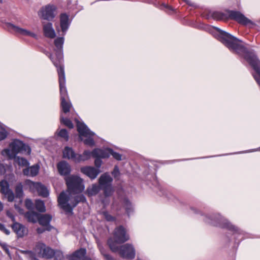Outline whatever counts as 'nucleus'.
Wrapping results in <instances>:
<instances>
[{"label":"nucleus","mask_w":260,"mask_h":260,"mask_svg":"<svg viewBox=\"0 0 260 260\" xmlns=\"http://www.w3.org/2000/svg\"><path fill=\"white\" fill-rule=\"evenodd\" d=\"M217 39L221 42L231 51L243 56L255 71L253 77L260 86V61L253 52H249L242 44L241 40L232 35L216 28Z\"/></svg>","instance_id":"nucleus-1"},{"label":"nucleus","mask_w":260,"mask_h":260,"mask_svg":"<svg viewBox=\"0 0 260 260\" xmlns=\"http://www.w3.org/2000/svg\"><path fill=\"white\" fill-rule=\"evenodd\" d=\"M68 186L67 192H62L58 197V202L60 207L68 212H71L73 209L79 202L86 201L83 194L73 197V194L81 192L84 189L83 180L77 176L72 175L66 179Z\"/></svg>","instance_id":"nucleus-2"},{"label":"nucleus","mask_w":260,"mask_h":260,"mask_svg":"<svg viewBox=\"0 0 260 260\" xmlns=\"http://www.w3.org/2000/svg\"><path fill=\"white\" fill-rule=\"evenodd\" d=\"M19 153L29 155L31 153L30 147L18 139L13 140L10 144L9 147L4 149L1 152L2 155L9 159L15 157Z\"/></svg>","instance_id":"nucleus-3"},{"label":"nucleus","mask_w":260,"mask_h":260,"mask_svg":"<svg viewBox=\"0 0 260 260\" xmlns=\"http://www.w3.org/2000/svg\"><path fill=\"white\" fill-rule=\"evenodd\" d=\"M205 221L215 226H219L222 228L227 229L234 232V234H237L236 238H239L240 240L243 237L240 238L241 235H243V232L239 229L237 227L232 224L227 219H225L220 215H212L207 216L205 219Z\"/></svg>","instance_id":"nucleus-4"},{"label":"nucleus","mask_w":260,"mask_h":260,"mask_svg":"<svg viewBox=\"0 0 260 260\" xmlns=\"http://www.w3.org/2000/svg\"><path fill=\"white\" fill-rule=\"evenodd\" d=\"M64 43V38L63 37H59L56 38L54 40V45L55 48L54 49V52L55 53V56L54 55L48 53L46 54L47 56L50 58L53 62V64L57 68V73H58V70L62 69L63 73H64V67L63 65V45Z\"/></svg>","instance_id":"nucleus-5"},{"label":"nucleus","mask_w":260,"mask_h":260,"mask_svg":"<svg viewBox=\"0 0 260 260\" xmlns=\"http://www.w3.org/2000/svg\"><path fill=\"white\" fill-rule=\"evenodd\" d=\"M58 79L59 84L61 106L63 113H67L70 111L72 106L71 103L68 101V95L66 87L65 74L63 73L62 69L58 70Z\"/></svg>","instance_id":"nucleus-6"},{"label":"nucleus","mask_w":260,"mask_h":260,"mask_svg":"<svg viewBox=\"0 0 260 260\" xmlns=\"http://www.w3.org/2000/svg\"><path fill=\"white\" fill-rule=\"evenodd\" d=\"M129 238L125 229L122 226H119L115 229L113 238L108 239V244L112 251L117 252L118 250L117 244L124 243L128 240Z\"/></svg>","instance_id":"nucleus-7"},{"label":"nucleus","mask_w":260,"mask_h":260,"mask_svg":"<svg viewBox=\"0 0 260 260\" xmlns=\"http://www.w3.org/2000/svg\"><path fill=\"white\" fill-rule=\"evenodd\" d=\"M63 157L71 160L75 163H79L81 161L88 159L91 156V152L88 150H85L82 154L76 153L71 147H66L63 151Z\"/></svg>","instance_id":"nucleus-8"},{"label":"nucleus","mask_w":260,"mask_h":260,"mask_svg":"<svg viewBox=\"0 0 260 260\" xmlns=\"http://www.w3.org/2000/svg\"><path fill=\"white\" fill-rule=\"evenodd\" d=\"M34 251L35 254L40 257H44L50 258L53 257L54 255L57 256L63 257L61 251H57L55 252L53 249L47 246L42 242H38L36 243Z\"/></svg>","instance_id":"nucleus-9"},{"label":"nucleus","mask_w":260,"mask_h":260,"mask_svg":"<svg viewBox=\"0 0 260 260\" xmlns=\"http://www.w3.org/2000/svg\"><path fill=\"white\" fill-rule=\"evenodd\" d=\"M77 122V127L78 132L80 134V137L81 140H83L82 137L86 138L84 140V143L87 145L92 146L94 145L93 136L95 134L91 132L88 127L83 122H80L78 120H76Z\"/></svg>","instance_id":"nucleus-10"},{"label":"nucleus","mask_w":260,"mask_h":260,"mask_svg":"<svg viewBox=\"0 0 260 260\" xmlns=\"http://www.w3.org/2000/svg\"><path fill=\"white\" fill-rule=\"evenodd\" d=\"M112 181L113 179L108 173H104L102 175L99 179V185L101 186V189L104 191V194L106 197L111 196L114 192V189L111 184Z\"/></svg>","instance_id":"nucleus-11"},{"label":"nucleus","mask_w":260,"mask_h":260,"mask_svg":"<svg viewBox=\"0 0 260 260\" xmlns=\"http://www.w3.org/2000/svg\"><path fill=\"white\" fill-rule=\"evenodd\" d=\"M25 184L28 186L31 192L33 193L37 192L40 196L46 198L49 194V190L41 183L34 182L27 180L25 181Z\"/></svg>","instance_id":"nucleus-12"},{"label":"nucleus","mask_w":260,"mask_h":260,"mask_svg":"<svg viewBox=\"0 0 260 260\" xmlns=\"http://www.w3.org/2000/svg\"><path fill=\"white\" fill-rule=\"evenodd\" d=\"M56 9V7L54 5H46L39 11L38 15L42 19L51 21L55 16Z\"/></svg>","instance_id":"nucleus-13"},{"label":"nucleus","mask_w":260,"mask_h":260,"mask_svg":"<svg viewBox=\"0 0 260 260\" xmlns=\"http://www.w3.org/2000/svg\"><path fill=\"white\" fill-rule=\"evenodd\" d=\"M6 26L10 31H13L17 34L25 37H30L35 39L37 38V34L29 30L20 27L11 23H7Z\"/></svg>","instance_id":"nucleus-14"},{"label":"nucleus","mask_w":260,"mask_h":260,"mask_svg":"<svg viewBox=\"0 0 260 260\" xmlns=\"http://www.w3.org/2000/svg\"><path fill=\"white\" fill-rule=\"evenodd\" d=\"M120 255L123 258L133 259L135 256V250L132 244H126L121 246L118 250Z\"/></svg>","instance_id":"nucleus-15"},{"label":"nucleus","mask_w":260,"mask_h":260,"mask_svg":"<svg viewBox=\"0 0 260 260\" xmlns=\"http://www.w3.org/2000/svg\"><path fill=\"white\" fill-rule=\"evenodd\" d=\"M229 17L239 23L243 25L249 24L253 25L254 23L246 17L243 14L239 11H231L229 13Z\"/></svg>","instance_id":"nucleus-16"},{"label":"nucleus","mask_w":260,"mask_h":260,"mask_svg":"<svg viewBox=\"0 0 260 260\" xmlns=\"http://www.w3.org/2000/svg\"><path fill=\"white\" fill-rule=\"evenodd\" d=\"M0 190L2 193L4 194L7 198L8 201L12 202L14 200V194L9 188V184L6 180L0 181Z\"/></svg>","instance_id":"nucleus-17"},{"label":"nucleus","mask_w":260,"mask_h":260,"mask_svg":"<svg viewBox=\"0 0 260 260\" xmlns=\"http://www.w3.org/2000/svg\"><path fill=\"white\" fill-rule=\"evenodd\" d=\"M69 16L66 13H62L60 15V27L62 36H64L68 30L71 23Z\"/></svg>","instance_id":"nucleus-18"},{"label":"nucleus","mask_w":260,"mask_h":260,"mask_svg":"<svg viewBox=\"0 0 260 260\" xmlns=\"http://www.w3.org/2000/svg\"><path fill=\"white\" fill-rule=\"evenodd\" d=\"M11 228L19 238H22L27 234V228L20 223L14 222L11 225Z\"/></svg>","instance_id":"nucleus-19"},{"label":"nucleus","mask_w":260,"mask_h":260,"mask_svg":"<svg viewBox=\"0 0 260 260\" xmlns=\"http://www.w3.org/2000/svg\"><path fill=\"white\" fill-rule=\"evenodd\" d=\"M111 152V149L106 148L104 149H94L92 152H91V155H92L94 157H100V158H107L110 156V152Z\"/></svg>","instance_id":"nucleus-20"},{"label":"nucleus","mask_w":260,"mask_h":260,"mask_svg":"<svg viewBox=\"0 0 260 260\" xmlns=\"http://www.w3.org/2000/svg\"><path fill=\"white\" fill-rule=\"evenodd\" d=\"M81 171L91 179H95L100 173L99 169L92 167H85L81 168Z\"/></svg>","instance_id":"nucleus-21"},{"label":"nucleus","mask_w":260,"mask_h":260,"mask_svg":"<svg viewBox=\"0 0 260 260\" xmlns=\"http://www.w3.org/2000/svg\"><path fill=\"white\" fill-rule=\"evenodd\" d=\"M43 29L45 37L49 38H54L56 36L55 32L51 22L43 23Z\"/></svg>","instance_id":"nucleus-22"},{"label":"nucleus","mask_w":260,"mask_h":260,"mask_svg":"<svg viewBox=\"0 0 260 260\" xmlns=\"http://www.w3.org/2000/svg\"><path fill=\"white\" fill-rule=\"evenodd\" d=\"M58 171L61 175H67L71 172V166L67 162L61 161L57 165Z\"/></svg>","instance_id":"nucleus-23"},{"label":"nucleus","mask_w":260,"mask_h":260,"mask_svg":"<svg viewBox=\"0 0 260 260\" xmlns=\"http://www.w3.org/2000/svg\"><path fill=\"white\" fill-rule=\"evenodd\" d=\"M86 253V249L81 248L76 251L72 254L68 256L69 260H83Z\"/></svg>","instance_id":"nucleus-24"},{"label":"nucleus","mask_w":260,"mask_h":260,"mask_svg":"<svg viewBox=\"0 0 260 260\" xmlns=\"http://www.w3.org/2000/svg\"><path fill=\"white\" fill-rule=\"evenodd\" d=\"M40 166L36 164L23 170L24 175L31 177L36 176L39 173Z\"/></svg>","instance_id":"nucleus-25"},{"label":"nucleus","mask_w":260,"mask_h":260,"mask_svg":"<svg viewBox=\"0 0 260 260\" xmlns=\"http://www.w3.org/2000/svg\"><path fill=\"white\" fill-rule=\"evenodd\" d=\"M52 216L49 214L42 215L39 216L38 222L42 225L47 226L49 225Z\"/></svg>","instance_id":"nucleus-26"},{"label":"nucleus","mask_w":260,"mask_h":260,"mask_svg":"<svg viewBox=\"0 0 260 260\" xmlns=\"http://www.w3.org/2000/svg\"><path fill=\"white\" fill-rule=\"evenodd\" d=\"M40 215L35 212L29 211L25 214V217L27 219L28 221L33 223L36 222L38 221Z\"/></svg>","instance_id":"nucleus-27"},{"label":"nucleus","mask_w":260,"mask_h":260,"mask_svg":"<svg viewBox=\"0 0 260 260\" xmlns=\"http://www.w3.org/2000/svg\"><path fill=\"white\" fill-rule=\"evenodd\" d=\"M101 189L100 185L94 184L87 188V192L89 196H95L100 191Z\"/></svg>","instance_id":"nucleus-28"},{"label":"nucleus","mask_w":260,"mask_h":260,"mask_svg":"<svg viewBox=\"0 0 260 260\" xmlns=\"http://www.w3.org/2000/svg\"><path fill=\"white\" fill-rule=\"evenodd\" d=\"M123 206L128 216L133 212V207L131 203L126 199H125L123 202Z\"/></svg>","instance_id":"nucleus-29"},{"label":"nucleus","mask_w":260,"mask_h":260,"mask_svg":"<svg viewBox=\"0 0 260 260\" xmlns=\"http://www.w3.org/2000/svg\"><path fill=\"white\" fill-rule=\"evenodd\" d=\"M36 209L40 212H44L46 211L45 204L43 201L40 200H37L35 202Z\"/></svg>","instance_id":"nucleus-30"},{"label":"nucleus","mask_w":260,"mask_h":260,"mask_svg":"<svg viewBox=\"0 0 260 260\" xmlns=\"http://www.w3.org/2000/svg\"><path fill=\"white\" fill-rule=\"evenodd\" d=\"M16 197L18 198H22L23 196V186L21 183L18 184L15 187Z\"/></svg>","instance_id":"nucleus-31"},{"label":"nucleus","mask_w":260,"mask_h":260,"mask_svg":"<svg viewBox=\"0 0 260 260\" xmlns=\"http://www.w3.org/2000/svg\"><path fill=\"white\" fill-rule=\"evenodd\" d=\"M212 17L214 19L217 20H221L226 18V16L224 13L217 11L213 12L212 14Z\"/></svg>","instance_id":"nucleus-32"},{"label":"nucleus","mask_w":260,"mask_h":260,"mask_svg":"<svg viewBox=\"0 0 260 260\" xmlns=\"http://www.w3.org/2000/svg\"><path fill=\"white\" fill-rule=\"evenodd\" d=\"M60 121L61 123H63L69 128H72L73 127V124L72 121L68 118H64L62 115H60Z\"/></svg>","instance_id":"nucleus-33"},{"label":"nucleus","mask_w":260,"mask_h":260,"mask_svg":"<svg viewBox=\"0 0 260 260\" xmlns=\"http://www.w3.org/2000/svg\"><path fill=\"white\" fill-rule=\"evenodd\" d=\"M16 161L17 163L21 166H27L28 165V161L23 157H17Z\"/></svg>","instance_id":"nucleus-34"},{"label":"nucleus","mask_w":260,"mask_h":260,"mask_svg":"<svg viewBox=\"0 0 260 260\" xmlns=\"http://www.w3.org/2000/svg\"><path fill=\"white\" fill-rule=\"evenodd\" d=\"M99 248L101 251V253L104 256L105 260H114L109 254L107 253V252L102 246L99 245Z\"/></svg>","instance_id":"nucleus-35"},{"label":"nucleus","mask_w":260,"mask_h":260,"mask_svg":"<svg viewBox=\"0 0 260 260\" xmlns=\"http://www.w3.org/2000/svg\"><path fill=\"white\" fill-rule=\"evenodd\" d=\"M1 130L0 131V141L5 139L8 135V132L2 126V124L0 125Z\"/></svg>","instance_id":"nucleus-36"},{"label":"nucleus","mask_w":260,"mask_h":260,"mask_svg":"<svg viewBox=\"0 0 260 260\" xmlns=\"http://www.w3.org/2000/svg\"><path fill=\"white\" fill-rule=\"evenodd\" d=\"M58 136L61 138H63L66 141L69 139V135L66 129H62L59 131L58 134Z\"/></svg>","instance_id":"nucleus-37"},{"label":"nucleus","mask_w":260,"mask_h":260,"mask_svg":"<svg viewBox=\"0 0 260 260\" xmlns=\"http://www.w3.org/2000/svg\"><path fill=\"white\" fill-rule=\"evenodd\" d=\"M0 245L3 250L5 251L7 254L10 255V253L9 249V246L7 245V244L4 242H2L0 243Z\"/></svg>","instance_id":"nucleus-38"},{"label":"nucleus","mask_w":260,"mask_h":260,"mask_svg":"<svg viewBox=\"0 0 260 260\" xmlns=\"http://www.w3.org/2000/svg\"><path fill=\"white\" fill-rule=\"evenodd\" d=\"M0 231L7 235H9L10 234V231L6 228L4 224L1 223H0Z\"/></svg>","instance_id":"nucleus-39"},{"label":"nucleus","mask_w":260,"mask_h":260,"mask_svg":"<svg viewBox=\"0 0 260 260\" xmlns=\"http://www.w3.org/2000/svg\"><path fill=\"white\" fill-rule=\"evenodd\" d=\"M111 155L116 160H120L121 159V155L118 153L114 152L112 149H111V152H110Z\"/></svg>","instance_id":"nucleus-40"},{"label":"nucleus","mask_w":260,"mask_h":260,"mask_svg":"<svg viewBox=\"0 0 260 260\" xmlns=\"http://www.w3.org/2000/svg\"><path fill=\"white\" fill-rule=\"evenodd\" d=\"M103 215L105 218L108 221H113L115 219L114 217L108 214L107 212H103Z\"/></svg>","instance_id":"nucleus-41"},{"label":"nucleus","mask_w":260,"mask_h":260,"mask_svg":"<svg viewBox=\"0 0 260 260\" xmlns=\"http://www.w3.org/2000/svg\"><path fill=\"white\" fill-rule=\"evenodd\" d=\"M25 204L26 208L28 209L32 208L34 204L32 201L30 199H26L25 201Z\"/></svg>","instance_id":"nucleus-42"},{"label":"nucleus","mask_w":260,"mask_h":260,"mask_svg":"<svg viewBox=\"0 0 260 260\" xmlns=\"http://www.w3.org/2000/svg\"><path fill=\"white\" fill-rule=\"evenodd\" d=\"M6 215L8 217H9L12 220L13 223H14V222H16L15 216L13 215V213L11 211H7Z\"/></svg>","instance_id":"nucleus-43"},{"label":"nucleus","mask_w":260,"mask_h":260,"mask_svg":"<svg viewBox=\"0 0 260 260\" xmlns=\"http://www.w3.org/2000/svg\"><path fill=\"white\" fill-rule=\"evenodd\" d=\"M95 158H96V159H95V161H94L95 166L97 168H99L102 165V161L101 159V158H100V157H95Z\"/></svg>","instance_id":"nucleus-44"},{"label":"nucleus","mask_w":260,"mask_h":260,"mask_svg":"<svg viewBox=\"0 0 260 260\" xmlns=\"http://www.w3.org/2000/svg\"><path fill=\"white\" fill-rule=\"evenodd\" d=\"M112 175L114 177H117L119 174V169L117 166L114 167V170L112 172Z\"/></svg>","instance_id":"nucleus-45"},{"label":"nucleus","mask_w":260,"mask_h":260,"mask_svg":"<svg viewBox=\"0 0 260 260\" xmlns=\"http://www.w3.org/2000/svg\"><path fill=\"white\" fill-rule=\"evenodd\" d=\"M6 172V168L5 166L2 164H0V174L1 175H3Z\"/></svg>","instance_id":"nucleus-46"},{"label":"nucleus","mask_w":260,"mask_h":260,"mask_svg":"<svg viewBox=\"0 0 260 260\" xmlns=\"http://www.w3.org/2000/svg\"><path fill=\"white\" fill-rule=\"evenodd\" d=\"M46 229L42 228H39L37 229V232L38 234H42L45 231Z\"/></svg>","instance_id":"nucleus-47"},{"label":"nucleus","mask_w":260,"mask_h":260,"mask_svg":"<svg viewBox=\"0 0 260 260\" xmlns=\"http://www.w3.org/2000/svg\"><path fill=\"white\" fill-rule=\"evenodd\" d=\"M184 2H185L187 4H188L189 5H190V6H192V4L191 3L190 1H189V0H183Z\"/></svg>","instance_id":"nucleus-48"},{"label":"nucleus","mask_w":260,"mask_h":260,"mask_svg":"<svg viewBox=\"0 0 260 260\" xmlns=\"http://www.w3.org/2000/svg\"><path fill=\"white\" fill-rule=\"evenodd\" d=\"M3 205L2 203L0 201V212L2 211L3 210Z\"/></svg>","instance_id":"nucleus-49"},{"label":"nucleus","mask_w":260,"mask_h":260,"mask_svg":"<svg viewBox=\"0 0 260 260\" xmlns=\"http://www.w3.org/2000/svg\"><path fill=\"white\" fill-rule=\"evenodd\" d=\"M162 6L165 8H169L170 10H172V8L171 7H170L169 6L166 5V4H163Z\"/></svg>","instance_id":"nucleus-50"},{"label":"nucleus","mask_w":260,"mask_h":260,"mask_svg":"<svg viewBox=\"0 0 260 260\" xmlns=\"http://www.w3.org/2000/svg\"><path fill=\"white\" fill-rule=\"evenodd\" d=\"M83 260H91V258H87V257H84Z\"/></svg>","instance_id":"nucleus-51"},{"label":"nucleus","mask_w":260,"mask_h":260,"mask_svg":"<svg viewBox=\"0 0 260 260\" xmlns=\"http://www.w3.org/2000/svg\"><path fill=\"white\" fill-rule=\"evenodd\" d=\"M3 0H0V3H2Z\"/></svg>","instance_id":"nucleus-52"},{"label":"nucleus","mask_w":260,"mask_h":260,"mask_svg":"<svg viewBox=\"0 0 260 260\" xmlns=\"http://www.w3.org/2000/svg\"><path fill=\"white\" fill-rule=\"evenodd\" d=\"M258 150H260V147L258 149Z\"/></svg>","instance_id":"nucleus-53"},{"label":"nucleus","mask_w":260,"mask_h":260,"mask_svg":"<svg viewBox=\"0 0 260 260\" xmlns=\"http://www.w3.org/2000/svg\"><path fill=\"white\" fill-rule=\"evenodd\" d=\"M137 260H140L139 258H138Z\"/></svg>","instance_id":"nucleus-54"}]
</instances>
